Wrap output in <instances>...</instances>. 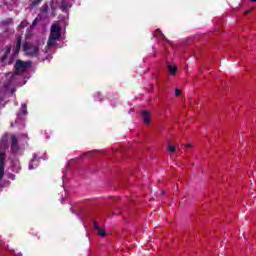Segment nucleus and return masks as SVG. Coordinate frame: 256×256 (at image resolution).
Returning <instances> with one entry per match:
<instances>
[{
    "instance_id": "f257e3e1",
    "label": "nucleus",
    "mask_w": 256,
    "mask_h": 256,
    "mask_svg": "<svg viewBox=\"0 0 256 256\" xmlns=\"http://www.w3.org/2000/svg\"><path fill=\"white\" fill-rule=\"evenodd\" d=\"M61 38V26L59 24H53L50 29V35L47 41L48 47H54L57 41Z\"/></svg>"
},
{
    "instance_id": "f03ea898",
    "label": "nucleus",
    "mask_w": 256,
    "mask_h": 256,
    "mask_svg": "<svg viewBox=\"0 0 256 256\" xmlns=\"http://www.w3.org/2000/svg\"><path fill=\"white\" fill-rule=\"evenodd\" d=\"M22 51H24L25 55L30 58L39 57L40 54L39 45H35L31 42H25Z\"/></svg>"
},
{
    "instance_id": "7ed1b4c3",
    "label": "nucleus",
    "mask_w": 256,
    "mask_h": 256,
    "mask_svg": "<svg viewBox=\"0 0 256 256\" xmlns=\"http://www.w3.org/2000/svg\"><path fill=\"white\" fill-rule=\"evenodd\" d=\"M32 63L31 61H23V60H17L14 69L17 71V73H25L29 67H31Z\"/></svg>"
},
{
    "instance_id": "20e7f679",
    "label": "nucleus",
    "mask_w": 256,
    "mask_h": 256,
    "mask_svg": "<svg viewBox=\"0 0 256 256\" xmlns=\"http://www.w3.org/2000/svg\"><path fill=\"white\" fill-rule=\"evenodd\" d=\"M9 55H11V45L5 47V52L0 59L1 65H11V61H8Z\"/></svg>"
},
{
    "instance_id": "39448f33",
    "label": "nucleus",
    "mask_w": 256,
    "mask_h": 256,
    "mask_svg": "<svg viewBox=\"0 0 256 256\" xmlns=\"http://www.w3.org/2000/svg\"><path fill=\"white\" fill-rule=\"evenodd\" d=\"M141 117L144 125H149V123H151V112L149 110H142Z\"/></svg>"
},
{
    "instance_id": "423d86ee",
    "label": "nucleus",
    "mask_w": 256,
    "mask_h": 256,
    "mask_svg": "<svg viewBox=\"0 0 256 256\" xmlns=\"http://www.w3.org/2000/svg\"><path fill=\"white\" fill-rule=\"evenodd\" d=\"M11 149L13 153H17V151H19V140L15 134L11 135Z\"/></svg>"
},
{
    "instance_id": "0eeeda50",
    "label": "nucleus",
    "mask_w": 256,
    "mask_h": 256,
    "mask_svg": "<svg viewBox=\"0 0 256 256\" xmlns=\"http://www.w3.org/2000/svg\"><path fill=\"white\" fill-rule=\"evenodd\" d=\"M94 229L97 231V235H99L100 237H105V235H107V231L101 228L97 221H94Z\"/></svg>"
},
{
    "instance_id": "6e6552de",
    "label": "nucleus",
    "mask_w": 256,
    "mask_h": 256,
    "mask_svg": "<svg viewBox=\"0 0 256 256\" xmlns=\"http://www.w3.org/2000/svg\"><path fill=\"white\" fill-rule=\"evenodd\" d=\"M3 177H5V161L0 156V183L3 181Z\"/></svg>"
},
{
    "instance_id": "1a4fd4ad",
    "label": "nucleus",
    "mask_w": 256,
    "mask_h": 256,
    "mask_svg": "<svg viewBox=\"0 0 256 256\" xmlns=\"http://www.w3.org/2000/svg\"><path fill=\"white\" fill-rule=\"evenodd\" d=\"M21 41H22L21 36H18L17 37V43L13 48L14 55H19V51H21Z\"/></svg>"
},
{
    "instance_id": "9d476101",
    "label": "nucleus",
    "mask_w": 256,
    "mask_h": 256,
    "mask_svg": "<svg viewBox=\"0 0 256 256\" xmlns=\"http://www.w3.org/2000/svg\"><path fill=\"white\" fill-rule=\"evenodd\" d=\"M70 7H71V4H69V2H67V0H61L60 9H61L62 13H67V11H69Z\"/></svg>"
},
{
    "instance_id": "9b49d317",
    "label": "nucleus",
    "mask_w": 256,
    "mask_h": 256,
    "mask_svg": "<svg viewBox=\"0 0 256 256\" xmlns=\"http://www.w3.org/2000/svg\"><path fill=\"white\" fill-rule=\"evenodd\" d=\"M38 163H39V161H37V158L34 157V158L29 162V167H28V169H29L30 171H33V169H37V166L39 165Z\"/></svg>"
},
{
    "instance_id": "f8f14e48",
    "label": "nucleus",
    "mask_w": 256,
    "mask_h": 256,
    "mask_svg": "<svg viewBox=\"0 0 256 256\" xmlns=\"http://www.w3.org/2000/svg\"><path fill=\"white\" fill-rule=\"evenodd\" d=\"M167 68H168V71H169L170 75H176L177 69H178L177 66H173L171 64H168Z\"/></svg>"
},
{
    "instance_id": "ddd939ff",
    "label": "nucleus",
    "mask_w": 256,
    "mask_h": 256,
    "mask_svg": "<svg viewBox=\"0 0 256 256\" xmlns=\"http://www.w3.org/2000/svg\"><path fill=\"white\" fill-rule=\"evenodd\" d=\"M40 3L41 2L39 0H33L29 5V9L32 10L35 9V7H39Z\"/></svg>"
},
{
    "instance_id": "4468645a",
    "label": "nucleus",
    "mask_w": 256,
    "mask_h": 256,
    "mask_svg": "<svg viewBox=\"0 0 256 256\" xmlns=\"http://www.w3.org/2000/svg\"><path fill=\"white\" fill-rule=\"evenodd\" d=\"M7 139H9V135L8 134H4L1 138V143H7Z\"/></svg>"
},
{
    "instance_id": "2eb2a0df",
    "label": "nucleus",
    "mask_w": 256,
    "mask_h": 256,
    "mask_svg": "<svg viewBox=\"0 0 256 256\" xmlns=\"http://www.w3.org/2000/svg\"><path fill=\"white\" fill-rule=\"evenodd\" d=\"M22 115H27V105H22Z\"/></svg>"
},
{
    "instance_id": "dca6fc26",
    "label": "nucleus",
    "mask_w": 256,
    "mask_h": 256,
    "mask_svg": "<svg viewBox=\"0 0 256 256\" xmlns=\"http://www.w3.org/2000/svg\"><path fill=\"white\" fill-rule=\"evenodd\" d=\"M42 11H43V13H47V11H49V5H47V4L43 5Z\"/></svg>"
},
{
    "instance_id": "f3484780",
    "label": "nucleus",
    "mask_w": 256,
    "mask_h": 256,
    "mask_svg": "<svg viewBox=\"0 0 256 256\" xmlns=\"http://www.w3.org/2000/svg\"><path fill=\"white\" fill-rule=\"evenodd\" d=\"M168 151H169L170 153H175V146L169 145V146H168Z\"/></svg>"
},
{
    "instance_id": "a211bd4d",
    "label": "nucleus",
    "mask_w": 256,
    "mask_h": 256,
    "mask_svg": "<svg viewBox=\"0 0 256 256\" xmlns=\"http://www.w3.org/2000/svg\"><path fill=\"white\" fill-rule=\"evenodd\" d=\"M159 35H163L160 29H157L156 32L154 33V37H159Z\"/></svg>"
},
{
    "instance_id": "6ab92c4d",
    "label": "nucleus",
    "mask_w": 256,
    "mask_h": 256,
    "mask_svg": "<svg viewBox=\"0 0 256 256\" xmlns=\"http://www.w3.org/2000/svg\"><path fill=\"white\" fill-rule=\"evenodd\" d=\"M8 179H11V181H15V174L9 173L8 174Z\"/></svg>"
},
{
    "instance_id": "aec40b11",
    "label": "nucleus",
    "mask_w": 256,
    "mask_h": 256,
    "mask_svg": "<svg viewBox=\"0 0 256 256\" xmlns=\"http://www.w3.org/2000/svg\"><path fill=\"white\" fill-rule=\"evenodd\" d=\"M179 95H181V90H179L178 88L175 89V96L179 97Z\"/></svg>"
},
{
    "instance_id": "412c9836",
    "label": "nucleus",
    "mask_w": 256,
    "mask_h": 256,
    "mask_svg": "<svg viewBox=\"0 0 256 256\" xmlns=\"http://www.w3.org/2000/svg\"><path fill=\"white\" fill-rule=\"evenodd\" d=\"M244 13L245 15H249V13H251V10H246Z\"/></svg>"
},
{
    "instance_id": "4be33fe9",
    "label": "nucleus",
    "mask_w": 256,
    "mask_h": 256,
    "mask_svg": "<svg viewBox=\"0 0 256 256\" xmlns=\"http://www.w3.org/2000/svg\"><path fill=\"white\" fill-rule=\"evenodd\" d=\"M252 3H256V0H250Z\"/></svg>"
}]
</instances>
